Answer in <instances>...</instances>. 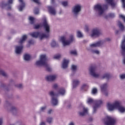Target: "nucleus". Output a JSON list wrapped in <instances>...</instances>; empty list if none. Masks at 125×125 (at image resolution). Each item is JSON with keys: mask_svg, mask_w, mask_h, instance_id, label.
<instances>
[{"mask_svg": "<svg viewBox=\"0 0 125 125\" xmlns=\"http://www.w3.org/2000/svg\"><path fill=\"white\" fill-rule=\"evenodd\" d=\"M42 27H43L44 29L46 32L45 33H42L40 32H34L31 33L30 36H31L32 38H35V39H37L38 37H39L41 40H42V39L44 38L47 39V38H49V32H50V25L48 24V22L45 18L43 19Z\"/></svg>", "mask_w": 125, "mask_h": 125, "instance_id": "nucleus-1", "label": "nucleus"}, {"mask_svg": "<svg viewBox=\"0 0 125 125\" xmlns=\"http://www.w3.org/2000/svg\"><path fill=\"white\" fill-rule=\"evenodd\" d=\"M47 58L46 55H41L40 56V60L37 61L36 62L37 66H43L46 68V70L48 72H51L52 69L50 68V65L47 63Z\"/></svg>", "mask_w": 125, "mask_h": 125, "instance_id": "nucleus-2", "label": "nucleus"}, {"mask_svg": "<svg viewBox=\"0 0 125 125\" xmlns=\"http://www.w3.org/2000/svg\"><path fill=\"white\" fill-rule=\"evenodd\" d=\"M87 104L90 105V104H95L93 106V111L92 114H96L97 110H98V107H100V105L103 103V102L101 100H94L92 98H89L87 101Z\"/></svg>", "mask_w": 125, "mask_h": 125, "instance_id": "nucleus-3", "label": "nucleus"}, {"mask_svg": "<svg viewBox=\"0 0 125 125\" xmlns=\"http://www.w3.org/2000/svg\"><path fill=\"white\" fill-rule=\"evenodd\" d=\"M26 40H27V35H23L19 42V43H20L21 45H16L15 46V51L17 55H20L22 53V50H23V45H22V43L25 42Z\"/></svg>", "mask_w": 125, "mask_h": 125, "instance_id": "nucleus-4", "label": "nucleus"}, {"mask_svg": "<svg viewBox=\"0 0 125 125\" xmlns=\"http://www.w3.org/2000/svg\"><path fill=\"white\" fill-rule=\"evenodd\" d=\"M107 8H108L107 4L103 5L102 6L101 4H98L94 6V10L96 11V13H97L99 16H102L104 13V11Z\"/></svg>", "mask_w": 125, "mask_h": 125, "instance_id": "nucleus-5", "label": "nucleus"}, {"mask_svg": "<svg viewBox=\"0 0 125 125\" xmlns=\"http://www.w3.org/2000/svg\"><path fill=\"white\" fill-rule=\"evenodd\" d=\"M75 41V37L74 34H70L69 36V40L66 41V38L62 37L61 38V42H62L63 46L66 45H69L71 42H73Z\"/></svg>", "mask_w": 125, "mask_h": 125, "instance_id": "nucleus-6", "label": "nucleus"}, {"mask_svg": "<svg viewBox=\"0 0 125 125\" xmlns=\"http://www.w3.org/2000/svg\"><path fill=\"white\" fill-rule=\"evenodd\" d=\"M82 11V5L80 4L75 5L72 8V13L75 18H77L80 15V12Z\"/></svg>", "mask_w": 125, "mask_h": 125, "instance_id": "nucleus-7", "label": "nucleus"}, {"mask_svg": "<svg viewBox=\"0 0 125 125\" xmlns=\"http://www.w3.org/2000/svg\"><path fill=\"white\" fill-rule=\"evenodd\" d=\"M101 35H102V33H101L100 29L99 28H94L91 31L90 37L92 38V39H95L98 38V37H100Z\"/></svg>", "mask_w": 125, "mask_h": 125, "instance_id": "nucleus-8", "label": "nucleus"}, {"mask_svg": "<svg viewBox=\"0 0 125 125\" xmlns=\"http://www.w3.org/2000/svg\"><path fill=\"white\" fill-rule=\"evenodd\" d=\"M89 72L90 75L94 77V78H99L100 75L97 72V67L96 65L91 66L89 68Z\"/></svg>", "mask_w": 125, "mask_h": 125, "instance_id": "nucleus-9", "label": "nucleus"}, {"mask_svg": "<svg viewBox=\"0 0 125 125\" xmlns=\"http://www.w3.org/2000/svg\"><path fill=\"white\" fill-rule=\"evenodd\" d=\"M50 96L52 97L51 102L53 106H57L58 105V99H57V96L55 95V93L53 91H51L49 92Z\"/></svg>", "mask_w": 125, "mask_h": 125, "instance_id": "nucleus-10", "label": "nucleus"}, {"mask_svg": "<svg viewBox=\"0 0 125 125\" xmlns=\"http://www.w3.org/2000/svg\"><path fill=\"white\" fill-rule=\"evenodd\" d=\"M103 121L105 125H114L116 122L115 119L110 116H106Z\"/></svg>", "mask_w": 125, "mask_h": 125, "instance_id": "nucleus-11", "label": "nucleus"}, {"mask_svg": "<svg viewBox=\"0 0 125 125\" xmlns=\"http://www.w3.org/2000/svg\"><path fill=\"white\" fill-rule=\"evenodd\" d=\"M119 101H116L113 104L107 103V107L109 111H113L115 109H117L119 105Z\"/></svg>", "mask_w": 125, "mask_h": 125, "instance_id": "nucleus-12", "label": "nucleus"}, {"mask_svg": "<svg viewBox=\"0 0 125 125\" xmlns=\"http://www.w3.org/2000/svg\"><path fill=\"white\" fill-rule=\"evenodd\" d=\"M121 54L123 56V64L125 65V43H122L121 44Z\"/></svg>", "mask_w": 125, "mask_h": 125, "instance_id": "nucleus-13", "label": "nucleus"}, {"mask_svg": "<svg viewBox=\"0 0 125 125\" xmlns=\"http://www.w3.org/2000/svg\"><path fill=\"white\" fill-rule=\"evenodd\" d=\"M117 109H118L119 112L122 113V114L125 113V107L122 106V102L120 101H118V105Z\"/></svg>", "mask_w": 125, "mask_h": 125, "instance_id": "nucleus-14", "label": "nucleus"}, {"mask_svg": "<svg viewBox=\"0 0 125 125\" xmlns=\"http://www.w3.org/2000/svg\"><path fill=\"white\" fill-rule=\"evenodd\" d=\"M57 78V75H48L46 77V80L48 82H53L56 80Z\"/></svg>", "mask_w": 125, "mask_h": 125, "instance_id": "nucleus-15", "label": "nucleus"}, {"mask_svg": "<svg viewBox=\"0 0 125 125\" xmlns=\"http://www.w3.org/2000/svg\"><path fill=\"white\" fill-rule=\"evenodd\" d=\"M66 93V91L65 89L63 88H61L59 89L58 93H55V95L56 96H59V95H62V96L65 95V93Z\"/></svg>", "mask_w": 125, "mask_h": 125, "instance_id": "nucleus-16", "label": "nucleus"}, {"mask_svg": "<svg viewBox=\"0 0 125 125\" xmlns=\"http://www.w3.org/2000/svg\"><path fill=\"white\" fill-rule=\"evenodd\" d=\"M47 8L48 12L50 13V14H51L52 15H55L56 14V10H55V8L51 6H48Z\"/></svg>", "mask_w": 125, "mask_h": 125, "instance_id": "nucleus-17", "label": "nucleus"}, {"mask_svg": "<svg viewBox=\"0 0 125 125\" xmlns=\"http://www.w3.org/2000/svg\"><path fill=\"white\" fill-rule=\"evenodd\" d=\"M102 42L101 41L98 42L96 43L91 44L90 45V47L87 48V49H93V47H98V46H100L101 45Z\"/></svg>", "mask_w": 125, "mask_h": 125, "instance_id": "nucleus-18", "label": "nucleus"}, {"mask_svg": "<svg viewBox=\"0 0 125 125\" xmlns=\"http://www.w3.org/2000/svg\"><path fill=\"white\" fill-rule=\"evenodd\" d=\"M12 3H13V0H8L7 3L3 1L1 2V7L2 8H4V7H5L6 6H8L10 4H12Z\"/></svg>", "mask_w": 125, "mask_h": 125, "instance_id": "nucleus-19", "label": "nucleus"}, {"mask_svg": "<svg viewBox=\"0 0 125 125\" xmlns=\"http://www.w3.org/2000/svg\"><path fill=\"white\" fill-rule=\"evenodd\" d=\"M81 81L78 79H75L72 81L73 88H76L77 86H79Z\"/></svg>", "mask_w": 125, "mask_h": 125, "instance_id": "nucleus-20", "label": "nucleus"}, {"mask_svg": "<svg viewBox=\"0 0 125 125\" xmlns=\"http://www.w3.org/2000/svg\"><path fill=\"white\" fill-rule=\"evenodd\" d=\"M82 110H83V112H79V114L80 116L83 117V116H85V115L87 114L88 109L87 108L84 107V106H82Z\"/></svg>", "mask_w": 125, "mask_h": 125, "instance_id": "nucleus-21", "label": "nucleus"}, {"mask_svg": "<svg viewBox=\"0 0 125 125\" xmlns=\"http://www.w3.org/2000/svg\"><path fill=\"white\" fill-rule=\"evenodd\" d=\"M69 60H66V59H64L62 64V68L63 69H66V68L68 67V64H69Z\"/></svg>", "mask_w": 125, "mask_h": 125, "instance_id": "nucleus-22", "label": "nucleus"}, {"mask_svg": "<svg viewBox=\"0 0 125 125\" xmlns=\"http://www.w3.org/2000/svg\"><path fill=\"white\" fill-rule=\"evenodd\" d=\"M19 1L20 2L21 5L19 6V11H22L23 8L25 7V3L23 1V0H19Z\"/></svg>", "mask_w": 125, "mask_h": 125, "instance_id": "nucleus-23", "label": "nucleus"}, {"mask_svg": "<svg viewBox=\"0 0 125 125\" xmlns=\"http://www.w3.org/2000/svg\"><path fill=\"white\" fill-rule=\"evenodd\" d=\"M107 87H108V84H107V83H104V84H102L101 85V89L102 92H105V91L107 90Z\"/></svg>", "mask_w": 125, "mask_h": 125, "instance_id": "nucleus-24", "label": "nucleus"}, {"mask_svg": "<svg viewBox=\"0 0 125 125\" xmlns=\"http://www.w3.org/2000/svg\"><path fill=\"white\" fill-rule=\"evenodd\" d=\"M118 25L120 31L121 32H124L125 30V25H124V24H123V23L120 21H118Z\"/></svg>", "mask_w": 125, "mask_h": 125, "instance_id": "nucleus-25", "label": "nucleus"}, {"mask_svg": "<svg viewBox=\"0 0 125 125\" xmlns=\"http://www.w3.org/2000/svg\"><path fill=\"white\" fill-rule=\"evenodd\" d=\"M10 112L14 115H17L18 113V110L15 106H12L10 109Z\"/></svg>", "mask_w": 125, "mask_h": 125, "instance_id": "nucleus-26", "label": "nucleus"}, {"mask_svg": "<svg viewBox=\"0 0 125 125\" xmlns=\"http://www.w3.org/2000/svg\"><path fill=\"white\" fill-rule=\"evenodd\" d=\"M114 0H105V1L108 4H110L112 7H114L116 4L115 3Z\"/></svg>", "mask_w": 125, "mask_h": 125, "instance_id": "nucleus-27", "label": "nucleus"}, {"mask_svg": "<svg viewBox=\"0 0 125 125\" xmlns=\"http://www.w3.org/2000/svg\"><path fill=\"white\" fill-rule=\"evenodd\" d=\"M0 75H1L3 76V77H4L5 78H7L8 77V75L5 71H4L3 70L0 69Z\"/></svg>", "mask_w": 125, "mask_h": 125, "instance_id": "nucleus-28", "label": "nucleus"}, {"mask_svg": "<svg viewBox=\"0 0 125 125\" xmlns=\"http://www.w3.org/2000/svg\"><path fill=\"white\" fill-rule=\"evenodd\" d=\"M87 50L90 51V52H91V53H93L94 54H99L100 53L99 51L97 50H94L93 49H87Z\"/></svg>", "mask_w": 125, "mask_h": 125, "instance_id": "nucleus-29", "label": "nucleus"}, {"mask_svg": "<svg viewBox=\"0 0 125 125\" xmlns=\"http://www.w3.org/2000/svg\"><path fill=\"white\" fill-rule=\"evenodd\" d=\"M110 77H111V76L110 75V74L105 73L102 77V79H106L107 80H109Z\"/></svg>", "mask_w": 125, "mask_h": 125, "instance_id": "nucleus-30", "label": "nucleus"}, {"mask_svg": "<svg viewBox=\"0 0 125 125\" xmlns=\"http://www.w3.org/2000/svg\"><path fill=\"white\" fill-rule=\"evenodd\" d=\"M46 121L48 124L51 125V124H52V122H53V118L51 117H49L46 118Z\"/></svg>", "mask_w": 125, "mask_h": 125, "instance_id": "nucleus-31", "label": "nucleus"}, {"mask_svg": "<svg viewBox=\"0 0 125 125\" xmlns=\"http://www.w3.org/2000/svg\"><path fill=\"white\" fill-rule=\"evenodd\" d=\"M30 58L31 57L30 56V55L27 54H25L23 57L25 61H29V60H30Z\"/></svg>", "mask_w": 125, "mask_h": 125, "instance_id": "nucleus-32", "label": "nucleus"}, {"mask_svg": "<svg viewBox=\"0 0 125 125\" xmlns=\"http://www.w3.org/2000/svg\"><path fill=\"white\" fill-rule=\"evenodd\" d=\"M88 88V85H87V84H83L81 87V89L83 90H86Z\"/></svg>", "mask_w": 125, "mask_h": 125, "instance_id": "nucleus-33", "label": "nucleus"}, {"mask_svg": "<svg viewBox=\"0 0 125 125\" xmlns=\"http://www.w3.org/2000/svg\"><path fill=\"white\" fill-rule=\"evenodd\" d=\"M70 53L72 55H74V56H77L78 55V52H77V50H76L70 51Z\"/></svg>", "mask_w": 125, "mask_h": 125, "instance_id": "nucleus-34", "label": "nucleus"}, {"mask_svg": "<svg viewBox=\"0 0 125 125\" xmlns=\"http://www.w3.org/2000/svg\"><path fill=\"white\" fill-rule=\"evenodd\" d=\"M51 45L52 47H55V46H57V45H58V44L56 43V42H55V41L53 40L51 43Z\"/></svg>", "mask_w": 125, "mask_h": 125, "instance_id": "nucleus-35", "label": "nucleus"}, {"mask_svg": "<svg viewBox=\"0 0 125 125\" xmlns=\"http://www.w3.org/2000/svg\"><path fill=\"white\" fill-rule=\"evenodd\" d=\"M77 36L78 38H83V33L80 31H77Z\"/></svg>", "mask_w": 125, "mask_h": 125, "instance_id": "nucleus-36", "label": "nucleus"}, {"mask_svg": "<svg viewBox=\"0 0 125 125\" xmlns=\"http://www.w3.org/2000/svg\"><path fill=\"white\" fill-rule=\"evenodd\" d=\"M41 27H42V24L41 23L40 24H35L34 26V29H35V30H38L39 28H41Z\"/></svg>", "mask_w": 125, "mask_h": 125, "instance_id": "nucleus-37", "label": "nucleus"}, {"mask_svg": "<svg viewBox=\"0 0 125 125\" xmlns=\"http://www.w3.org/2000/svg\"><path fill=\"white\" fill-rule=\"evenodd\" d=\"M71 70L72 72H76L77 71V65H72L71 66Z\"/></svg>", "mask_w": 125, "mask_h": 125, "instance_id": "nucleus-38", "label": "nucleus"}, {"mask_svg": "<svg viewBox=\"0 0 125 125\" xmlns=\"http://www.w3.org/2000/svg\"><path fill=\"white\" fill-rule=\"evenodd\" d=\"M10 105V103H9V102L7 101H6L4 104V106L5 107H9V106Z\"/></svg>", "mask_w": 125, "mask_h": 125, "instance_id": "nucleus-39", "label": "nucleus"}, {"mask_svg": "<svg viewBox=\"0 0 125 125\" xmlns=\"http://www.w3.org/2000/svg\"><path fill=\"white\" fill-rule=\"evenodd\" d=\"M29 21H30V24H31L32 25H33V24H34V23H35V22L34 21V18H33L32 17H29Z\"/></svg>", "mask_w": 125, "mask_h": 125, "instance_id": "nucleus-40", "label": "nucleus"}, {"mask_svg": "<svg viewBox=\"0 0 125 125\" xmlns=\"http://www.w3.org/2000/svg\"><path fill=\"white\" fill-rule=\"evenodd\" d=\"M46 109V106H42L40 108V112H44Z\"/></svg>", "mask_w": 125, "mask_h": 125, "instance_id": "nucleus-41", "label": "nucleus"}, {"mask_svg": "<svg viewBox=\"0 0 125 125\" xmlns=\"http://www.w3.org/2000/svg\"><path fill=\"white\" fill-rule=\"evenodd\" d=\"M92 94H96L97 93V89L96 88H94L92 90Z\"/></svg>", "mask_w": 125, "mask_h": 125, "instance_id": "nucleus-42", "label": "nucleus"}, {"mask_svg": "<svg viewBox=\"0 0 125 125\" xmlns=\"http://www.w3.org/2000/svg\"><path fill=\"white\" fill-rule=\"evenodd\" d=\"M62 4L63 6H67L68 5V2L67 1H64L62 2Z\"/></svg>", "mask_w": 125, "mask_h": 125, "instance_id": "nucleus-43", "label": "nucleus"}, {"mask_svg": "<svg viewBox=\"0 0 125 125\" xmlns=\"http://www.w3.org/2000/svg\"><path fill=\"white\" fill-rule=\"evenodd\" d=\"M61 57V55L58 54V55H55L54 56V59H59V58H60Z\"/></svg>", "mask_w": 125, "mask_h": 125, "instance_id": "nucleus-44", "label": "nucleus"}, {"mask_svg": "<svg viewBox=\"0 0 125 125\" xmlns=\"http://www.w3.org/2000/svg\"><path fill=\"white\" fill-rule=\"evenodd\" d=\"M52 87L54 89H57V88H58V84H57V83L54 84L52 86Z\"/></svg>", "mask_w": 125, "mask_h": 125, "instance_id": "nucleus-45", "label": "nucleus"}, {"mask_svg": "<svg viewBox=\"0 0 125 125\" xmlns=\"http://www.w3.org/2000/svg\"><path fill=\"white\" fill-rule=\"evenodd\" d=\"M39 12V8H35L34 9V13L35 14H38Z\"/></svg>", "mask_w": 125, "mask_h": 125, "instance_id": "nucleus-46", "label": "nucleus"}, {"mask_svg": "<svg viewBox=\"0 0 125 125\" xmlns=\"http://www.w3.org/2000/svg\"><path fill=\"white\" fill-rule=\"evenodd\" d=\"M84 30L85 32H88V31H89V27H88V25H85Z\"/></svg>", "mask_w": 125, "mask_h": 125, "instance_id": "nucleus-47", "label": "nucleus"}, {"mask_svg": "<svg viewBox=\"0 0 125 125\" xmlns=\"http://www.w3.org/2000/svg\"><path fill=\"white\" fill-rule=\"evenodd\" d=\"M121 2L122 3V7L125 9V0H121Z\"/></svg>", "mask_w": 125, "mask_h": 125, "instance_id": "nucleus-48", "label": "nucleus"}, {"mask_svg": "<svg viewBox=\"0 0 125 125\" xmlns=\"http://www.w3.org/2000/svg\"><path fill=\"white\" fill-rule=\"evenodd\" d=\"M109 17H111V18H114L115 17V14L114 13H110L108 14Z\"/></svg>", "mask_w": 125, "mask_h": 125, "instance_id": "nucleus-49", "label": "nucleus"}, {"mask_svg": "<svg viewBox=\"0 0 125 125\" xmlns=\"http://www.w3.org/2000/svg\"><path fill=\"white\" fill-rule=\"evenodd\" d=\"M120 18H122L123 20H124V22H125V17L123 15H119Z\"/></svg>", "mask_w": 125, "mask_h": 125, "instance_id": "nucleus-50", "label": "nucleus"}, {"mask_svg": "<svg viewBox=\"0 0 125 125\" xmlns=\"http://www.w3.org/2000/svg\"><path fill=\"white\" fill-rule=\"evenodd\" d=\"M32 1H34V2H35V3H37L38 4H40L41 2L39 0H31Z\"/></svg>", "mask_w": 125, "mask_h": 125, "instance_id": "nucleus-51", "label": "nucleus"}, {"mask_svg": "<svg viewBox=\"0 0 125 125\" xmlns=\"http://www.w3.org/2000/svg\"><path fill=\"white\" fill-rule=\"evenodd\" d=\"M121 32H122L121 30H117L115 31V33L116 35H118V34H121Z\"/></svg>", "mask_w": 125, "mask_h": 125, "instance_id": "nucleus-52", "label": "nucleus"}, {"mask_svg": "<svg viewBox=\"0 0 125 125\" xmlns=\"http://www.w3.org/2000/svg\"><path fill=\"white\" fill-rule=\"evenodd\" d=\"M120 79H121V80H124V79H125V74H122L120 76Z\"/></svg>", "mask_w": 125, "mask_h": 125, "instance_id": "nucleus-53", "label": "nucleus"}, {"mask_svg": "<svg viewBox=\"0 0 125 125\" xmlns=\"http://www.w3.org/2000/svg\"><path fill=\"white\" fill-rule=\"evenodd\" d=\"M28 43L29 44H34V41H33V40H29L28 41Z\"/></svg>", "mask_w": 125, "mask_h": 125, "instance_id": "nucleus-54", "label": "nucleus"}, {"mask_svg": "<svg viewBox=\"0 0 125 125\" xmlns=\"http://www.w3.org/2000/svg\"><path fill=\"white\" fill-rule=\"evenodd\" d=\"M17 87H18L19 88H22V84H18L17 85Z\"/></svg>", "mask_w": 125, "mask_h": 125, "instance_id": "nucleus-55", "label": "nucleus"}, {"mask_svg": "<svg viewBox=\"0 0 125 125\" xmlns=\"http://www.w3.org/2000/svg\"><path fill=\"white\" fill-rule=\"evenodd\" d=\"M52 112V109H49L48 111V114H51Z\"/></svg>", "mask_w": 125, "mask_h": 125, "instance_id": "nucleus-56", "label": "nucleus"}, {"mask_svg": "<svg viewBox=\"0 0 125 125\" xmlns=\"http://www.w3.org/2000/svg\"><path fill=\"white\" fill-rule=\"evenodd\" d=\"M2 125V118H0V125Z\"/></svg>", "mask_w": 125, "mask_h": 125, "instance_id": "nucleus-57", "label": "nucleus"}, {"mask_svg": "<svg viewBox=\"0 0 125 125\" xmlns=\"http://www.w3.org/2000/svg\"><path fill=\"white\" fill-rule=\"evenodd\" d=\"M55 2V0H51V4H53Z\"/></svg>", "mask_w": 125, "mask_h": 125, "instance_id": "nucleus-58", "label": "nucleus"}, {"mask_svg": "<svg viewBox=\"0 0 125 125\" xmlns=\"http://www.w3.org/2000/svg\"><path fill=\"white\" fill-rule=\"evenodd\" d=\"M122 43H125V36H124V40L122 41Z\"/></svg>", "mask_w": 125, "mask_h": 125, "instance_id": "nucleus-59", "label": "nucleus"}, {"mask_svg": "<svg viewBox=\"0 0 125 125\" xmlns=\"http://www.w3.org/2000/svg\"><path fill=\"white\" fill-rule=\"evenodd\" d=\"M68 125H75V123H74L73 122H71Z\"/></svg>", "mask_w": 125, "mask_h": 125, "instance_id": "nucleus-60", "label": "nucleus"}, {"mask_svg": "<svg viewBox=\"0 0 125 125\" xmlns=\"http://www.w3.org/2000/svg\"><path fill=\"white\" fill-rule=\"evenodd\" d=\"M40 125H45V123L44 122H42L40 124Z\"/></svg>", "mask_w": 125, "mask_h": 125, "instance_id": "nucleus-61", "label": "nucleus"}, {"mask_svg": "<svg viewBox=\"0 0 125 125\" xmlns=\"http://www.w3.org/2000/svg\"><path fill=\"white\" fill-rule=\"evenodd\" d=\"M106 41H107V42H110V38H107V39H106Z\"/></svg>", "mask_w": 125, "mask_h": 125, "instance_id": "nucleus-62", "label": "nucleus"}, {"mask_svg": "<svg viewBox=\"0 0 125 125\" xmlns=\"http://www.w3.org/2000/svg\"><path fill=\"white\" fill-rule=\"evenodd\" d=\"M68 108H71V104H69L68 106H67Z\"/></svg>", "mask_w": 125, "mask_h": 125, "instance_id": "nucleus-63", "label": "nucleus"}, {"mask_svg": "<svg viewBox=\"0 0 125 125\" xmlns=\"http://www.w3.org/2000/svg\"><path fill=\"white\" fill-rule=\"evenodd\" d=\"M8 9H11V6H9L8 7Z\"/></svg>", "mask_w": 125, "mask_h": 125, "instance_id": "nucleus-64", "label": "nucleus"}]
</instances>
